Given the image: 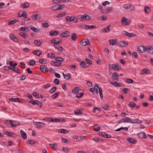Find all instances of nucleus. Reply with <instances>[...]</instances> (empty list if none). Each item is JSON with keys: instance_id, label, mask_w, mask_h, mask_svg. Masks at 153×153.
Instances as JSON below:
<instances>
[{"instance_id": "obj_23", "label": "nucleus", "mask_w": 153, "mask_h": 153, "mask_svg": "<svg viewBox=\"0 0 153 153\" xmlns=\"http://www.w3.org/2000/svg\"><path fill=\"white\" fill-rule=\"evenodd\" d=\"M111 28V25H109L103 29L102 30L103 32H108L110 30Z\"/></svg>"}, {"instance_id": "obj_4", "label": "nucleus", "mask_w": 153, "mask_h": 153, "mask_svg": "<svg viewBox=\"0 0 153 153\" xmlns=\"http://www.w3.org/2000/svg\"><path fill=\"white\" fill-rule=\"evenodd\" d=\"M137 51L139 53H143L146 51V48L143 46H140L137 47Z\"/></svg>"}, {"instance_id": "obj_35", "label": "nucleus", "mask_w": 153, "mask_h": 153, "mask_svg": "<svg viewBox=\"0 0 153 153\" xmlns=\"http://www.w3.org/2000/svg\"><path fill=\"white\" fill-rule=\"evenodd\" d=\"M124 123L127 122L129 123H131V122L132 120V119H131L129 117H126L124 118Z\"/></svg>"}, {"instance_id": "obj_30", "label": "nucleus", "mask_w": 153, "mask_h": 153, "mask_svg": "<svg viewBox=\"0 0 153 153\" xmlns=\"http://www.w3.org/2000/svg\"><path fill=\"white\" fill-rule=\"evenodd\" d=\"M10 70L16 72L18 74H20V73L19 69L17 67L11 68Z\"/></svg>"}, {"instance_id": "obj_44", "label": "nucleus", "mask_w": 153, "mask_h": 153, "mask_svg": "<svg viewBox=\"0 0 153 153\" xmlns=\"http://www.w3.org/2000/svg\"><path fill=\"white\" fill-rule=\"evenodd\" d=\"M98 89L100 95L101 97V99H102L103 98V95L102 89L101 88H100L99 87Z\"/></svg>"}, {"instance_id": "obj_22", "label": "nucleus", "mask_w": 153, "mask_h": 153, "mask_svg": "<svg viewBox=\"0 0 153 153\" xmlns=\"http://www.w3.org/2000/svg\"><path fill=\"white\" fill-rule=\"evenodd\" d=\"M20 133L22 138L24 139L27 138V136L26 133L22 130H20Z\"/></svg>"}, {"instance_id": "obj_15", "label": "nucleus", "mask_w": 153, "mask_h": 153, "mask_svg": "<svg viewBox=\"0 0 153 153\" xmlns=\"http://www.w3.org/2000/svg\"><path fill=\"white\" fill-rule=\"evenodd\" d=\"M32 19L33 20H36L37 19H40L41 18L40 15L39 14H36L33 15L31 16Z\"/></svg>"}, {"instance_id": "obj_55", "label": "nucleus", "mask_w": 153, "mask_h": 153, "mask_svg": "<svg viewBox=\"0 0 153 153\" xmlns=\"http://www.w3.org/2000/svg\"><path fill=\"white\" fill-rule=\"evenodd\" d=\"M84 20L86 19L89 20L90 19V17L87 15L84 14Z\"/></svg>"}, {"instance_id": "obj_14", "label": "nucleus", "mask_w": 153, "mask_h": 153, "mask_svg": "<svg viewBox=\"0 0 153 153\" xmlns=\"http://www.w3.org/2000/svg\"><path fill=\"white\" fill-rule=\"evenodd\" d=\"M40 70L42 72L46 73L48 71L47 68L45 67V65H41L40 66Z\"/></svg>"}, {"instance_id": "obj_27", "label": "nucleus", "mask_w": 153, "mask_h": 153, "mask_svg": "<svg viewBox=\"0 0 153 153\" xmlns=\"http://www.w3.org/2000/svg\"><path fill=\"white\" fill-rule=\"evenodd\" d=\"M117 40V39H116L115 40L113 39H109V42L110 43V45H112L113 46L115 45Z\"/></svg>"}, {"instance_id": "obj_49", "label": "nucleus", "mask_w": 153, "mask_h": 153, "mask_svg": "<svg viewBox=\"0 0 153 153\" xmlns=\"http://www.w3.org/2000/svg\"><path fill=\"white\" fill-rule=\"evenodd\" d=\"M144 11L146 13H148L150 12V8L148 7H145L144 8Z\"/></svg>"}, {"instance_id": "obj_45", "label": "nucleus", "mask_w": 153, "mask_h": 153, "mask_svg": "<svg viewBox=\"0 0 153 153\" xmlns=\"http://www.w3.org/2000/svg\"><path fill=\"white\" fill-rule=\"evenodd\" d=\"M55 55L53 53H48V57L51 58V59H52L53 58H54L55 59Z\"/></svg>"}, {"instance_id": "obj_24", "label": "nucleus", "mask_w": 153, "mask_h": 153, "mask_svg": "<svg viewBox=\"0 0 153 153\" xmlns=\"http://www.w3.org/2000/svg\"><path fill=\"white\" fill-rule=\"evenodd\" d=\"M33 53L38 56H39L42 54V52L40 50H36L33 51Z\"/></svg>"}, {"instance_id": "obj_50", "label": "nucleus", "mask_w": 153, "mask_h": 153, "mask_svg": "<svg viewBox=\"0 0 153 153\" xmlns=\"http://www.w3.org/2000/svg\"><path fill=\"white\" fill-rule=\"evenodd\" d=\"M59 94V92L55 93L53 95H52V97L53 99H55L58 97Z\"/></svg>"}, {"instance_id": "obj_47", "label": "nucleus", "mask_w": 153, "mask_h": 153, "mask_svg": "<svg viewBox=\"0 0 153 153\" xmlns=\"http://www.w3.org/2000/svg\"><path fill=\"white\" fill-rule=\"evenodd\" d=\"M82 110H76L74 111V113L76 114H82L83 113L82 111Z\"/></svg>"}, {"instance_id": "obj_28", "label": "nucleus", "mask_w": 153, "mask_h": 153, "mask_svg": "<svg viewBox=\"0 0 153 153\" xmlns=\"http://www.w3.org/2000/svg\"><path fill=\"white\" fill-rule=\"evenodd\" d=\"M63 75L64 78L66 79H69L71 78V75L69 73H68L66 74H65L64 73H63Z\"/></svg>"}, {"instance_id": "obj_42", "label": "nucleus", "mask_w": 153, "mask_h": 153, "mask_svg": "<svg viewBox=\"0 0 153 153\" xmlns=\"http://www.w3.org/2000/svg\"><path fill=\"white\" fill-rule=\"evenodd\" d=\"M77 38L76 34L74 33L72 35L71 38L73 41H75Z\"/></svg>"}, {"instance_id": "obj_2", "label": "nucleus", "mask_w": 153, "mask_h": 153, "mask_svg": "<svg viewBox=\"0 0 153 153\" xmlns=\"http://www.w3.org/2000/svg\"><path fill=\"white\" fill-rule=\"evenodd\" d=\"M81 45L83 46L90 45V42L88 39H82L81 42Z\"/></svg>"}, {"instance_id": "obj_57", "label": "nucleus", "mask_w": 153, "mask_h": 153, "mask_svg": "<svg viewBox=\"0 0 153 153\" xmlns=\"http://www.w3.org/2000/svg\"><path fill=\"white\" fill-rule=\"evenodd\" d=\"M55 59L57 61L62 62L63 60V59L60 57H55Z\"/></svg>"}, {"instance_id": "obj_54", "label": "nucleus", "mask_w": 153, "mask_h": 153, "mask_svg": "<svg viewBox=\"0 0 153 153\" xmlns=\"http://www.w3.org/2000/svg\"><path fill=\"white\" fill-rule=\"evenodd\" d=\"M71 21L74 22V23H76L77 22V18L74 16H72V19H71Z\"/></svg>"}, {"instance_id": "obj_29", "label": "nucleus", "mask_w": 153, "mask_h": 153, "mask_svg": "<svg viewBox=\"0 0 153 153\" xmlns=\"http://www.w3.org/2000/svg\"><path fill=\"white\" fill-rule=\"evenodd\" d=\"M49 145L51 148L53 149L54 150H56L57 148V146L56 143L50 144Z\"/></svg>"}, {"instance_id": "obj_48", "label": "nucleus", "mask_w": 153, "mask_h": 153, "mask_svg": "<svg viewBox=\"0 0 153 153\" xmlns=\"http://www.w3.org/2000/svg\"><path fill=\"white\" fill-rule=\"evenodd\" d=\"M30 27L31 30L37 33L39 31V30L38 29L33 26H30Z\"/></svg>"}, {"instance_id": "obj_51", "label": "nucleus", "mask_w": 153, "mask_h": 153, "mask_svg": "<svg viewBox=\"0 0 153 153\" xmlns=\"http://www.w3.org/2000/svg\"><path fill=\"white\" fill-rule=\"evenodd\" d=\"M13 124L12 125V127H15L19 125V122L15 121H13Z\"/></svg>"}, {"instance_id": "obj_40", "label": "nucleus", "mask_w": 153, "mask_h": 153, "mask_svg": "<svg viewBox=\"0 0 153 153\" xmlns=\"http://www.w3.org/2000/svg\"><path fill=\"white\" fill-rule=\"evenodd\" d=\"M85 26V28L86 29H92L95 28H96V27L95 26L93 25H86Z\"/></svg>"}, {"instance_id": "obj_37", "label": "nucleus", "mask_w": 153, "mask_h": 153, "mask_svg": "<svg viewBox=\"0 0 153 153\" xmlns=\"http://www.w3.org/2000/svg\"><path fill=\"white\" fill-rule=\"evenodd\" d=\"M96 87H97V88H99V86L97 84H95L94 86V88H90L89 89V91L92 92H94L95 90V88H96Z\"/></svg>"}, {"instance_id": "obj_61", "label": "nucleus", "mask_w": 153, "mask_h": 153, "mask_svg": "<svg viewBox=\"0 0 153 153\" xmlns=\"http://www.w3.org/2000/svg\"><path fill=\"white\" fill-rule=\"evenodd\" d=\"M102 108L104 110H106L109 108V106L107 105L104 104L102 105Z\"/></svg>"}, {"instance_id": "obj_6", "label": "nucleus", "mask_w": 153, "mask_h": 153, "mask_svg": "<svg viewBox=\"0 0 153 153\" xmlns=\"http://www.w3.org/2000/svg\"><path fill=\"white\" fill-rule=\"evenodd\" d=\"M62 41L61 39L56 38L53 39L51 40V42L54 44H60L61 43Z\"/></svg>"}, {"instance_id": "obj_43", "label": "nucleus", "mask_w": 153, "mask_h": 153, "mask_svg": "<svg viewBox=\"0 0 153 153\" xmlns=\"http://www.w3.org/2000/svg\"><path fill=\"white\" fill-rule=\"evenodd\" d=\"M71 19H72V16H66L65 19L68 22H70L71 21Z\"/></svg>"}, {"instance_id": "obj_64", "label": "nucleus", "mask_w": 153, "mask_h": 153, "mask_svg": "<svg viewBox=\"0 0 153 153\" xmlns=\"http://www.w3.org/2000/svg\"><path fill=\"white\" fill-rule=\"evenodd\" d=\"M112 10H113L112 7H108L106 9L107 12V13L110 12L112 11Z\"/></svg>"}, {"instance_id": "obj_56", "label": "nucleus", "mask_w": 153, "mask_h": 153, "mask_svg": "<svg viewBox=\"0 0 153 153\" xmlns=\"http://www.w3.org/2000/svg\"><path fill=\"white\" fill-rule=\"evenodd\" d=\"M85 60L86 62V64H87V65H88V64H90L91 65L92 64V62L91 61V60H90L88 59V58H86L85 59Z\"/></svg>"}, {"instance_id": "obj_38", "label": "nucleus", "mask_w": 153, "mask_h": 153, "mask_svg": "<svg viewBox=\"0 0 153 153\" xmlns=\"http://www.w3.org/2000/svg\"><path fill=\"white\" fill-rule=\"evenodd\" d=\"M6 134L8 136L12 137H15L16 136L15 134L13 133L9 132L8 131H6Z\"/></svg>"}, {"instance_id": "obj_52", "label": "nucleus", "mask_w": 153, "mask_h": 153, "mask_svg": "<svg viewBox=\"0 0 153 153\" xmlns=\"http://www.w3.org/2000/svg\"><path fill=\"white\" fill-rule=\"evenodd\" d=\"M19 35L25 38H27V36L26 35L25 33L22 32H20L19 33Z\"/></svg>"}, {"instance_id": "obj_60", "label": "nucleus", "mask_w": 153, "mask_h": 153, "mask_svg": "<svg viewBox=\"0 0 153 153\" xmlns=\"http://www.w3.org/2000/svg\"><path fill=\"white\" fill-rule=\"evenodd\" d=\"M53 83L56 85H58L59 83V79L56 78L54 79L53 81Z\"/></svg>"}, {"instance_id": "obj_8", "label": "nucleus", "mask_w": 153, "mask_h": 153, "mask_svg": "<svg viewBox=\"0 0 153 153\" xmlns=\"http://www.w3.org/2000/svg\"><path fill=\"white\" fill-rule=\"evenodd\" d=\"M18 15L19 17H26L27 16L26 13L25 11H21L19 12Z\"/></svg>"}, {"instance_id": "obj_3", "label": "nucleus", "mask_w": 153, "mask_h": 153, "mask_svg": "<svg viewBox=\"0 0 153 153\" xmlns=\"http://www.w3.org/2000/svg\"><path fill=\"white\" fill-rule=\"evenodd\" d=\"M28 103H31L33 105H37L39 106L40 108H41L42 107V105L41 104L40 102L38 100H32L29 101Z\"/></svg>"}, {"instance_id": "obj_16", "label": "nucleus", "mask_w": 153, "mask_h": 153, "mask_svg": "<svg viewBox=\"0 0 153 153\" xmlns=\"http://www.w3.org/2000/svg\"><path fill=\"white\" fill-rule=\"evenodd\" d=\"M138 137L140 138H145L146 137L145 133L144 132H140L137 134Z\"/></svg>"}, {"instance_id": "obj_62", "label": "nucleus", "mask_w": 153, "mask_h": 153, "mask_svg": "<svg viewBox=\"0 0 153 153\" xmlns=\"http://www.w3.org/2000/svg\"><path fill=\"white\" fill-rule=\"evenodd\" d=\"M83 93H79L77 94L76 97L78 98H80L83 96Z\"/></svg>"}, {"instance_id": "obj_41", "label": "nucleus", "mask_w": 153, "mask_h": 153, "mask_svg": "<svg viewBox=\"0 0 153 153\" xmlns=\"http://www.w3.org/2000/svg\"><path fill=\"white\" fill-rule=\"evenodd\" d=\"M56 86H54L49 90V92L51 93H53L56 91Z\"/></svg>"}, {"instance_id": "obj_12", "label": "nucleus", "mask_w": 153, "mask_h": 153, "mask_svg": "<svg viewBox=\"0 0 153 153\" xmlns=\"http://www.w3.org/2000/svg\"><path fill=\"white\" fill-rule=\"evenodd\" d=\"M59 31H51L49 32V35L51 36H56L59 33Z\"/></svg>"}, {"instance_id": "obj_36", "label": "nucleus", "mask_w": 153, "mask_h": 153, "mask_svg": "<svg viewBox=\"0 0 153 153\" xmlns=\"http://www.w3.org/2000/svg\"><path fill=\"white\" fill-rule=\"evenodd\" d=\"M34 43L36 45L38 46H40L42 42L40 40H35L34 41Z\"/></svg>"}, {"instance_id": "obj_34", "label": "nucleus", "mask_w": 153, "mask_h": 153, "mask_svg": "<svg viewBox=\"0 0 153 153\" xmlns=\"http://www.w3.org/2000/svg\"><path fill=\"white\" fill-rule=\"evenodd\" d=\"M62 150L66 153H69L70 152V149L67 147H63Z\"/></svg>"}, {"instance_id": "obj_19", "label": "nucleus", "mask_w": 153, "mask_h": 153, "mask_svg": "<svg viewBox=\"0 0 153 153\" xmlns=\"http://www.w3.org/2000/svg\"><path fill=\"white\" fill-rule=\"evenodd\" d=\"M80 66L84 68H85L88 67L89 66V65H87V64L85 63V62L83 61H81L79 64Z\"/></svg>"}, {"instance_id": "obj_59", "label": "nucleus", "mask_w": 153, "mask_h": 153, "mask_svg": "<svg viewBox=\"0 0 153 153\" xmlns=\"http://www.w3.org/2000/svg\"><path fill=\"white\" fill-rule=\"evenodd\" d=\"M111 84L113 85L116 87H120L121 86V85H120L116 81L113 82L111 83Z\"/></svg>"}, {"instance_id": "obj_31", "label": "nucleus", "mask_w": 153, "mask_h": 153, "mask_svg": "<svg viewBox=\"0 0 153 153\" xmlns=\"http://www.w3.org/2000/svg\"><path fill=\"white\" fill-rule=\"evenodd\" d=\"M58 131L59 133H62L64 134L68 133L69 132L68 130L64 129H59L58 130Z\"/></svg>"}, {"instance_id": "obj_32", "label": "nucleus", "mask_w": 153, "mask_h": 153, "mask_svg": "<svg viewBox=\"0 0 153 153\" xmlns=\"http://www.w3.org/2000/svg\"><path fill=\"white\" fill-rule=\"evenodd\" d=\"M79 88L78 87H76L72 91V92L74 93L77 94L79 91Z\"/></svg>"}, {"instance_id": "obj_5", "label": "nucleus", "mask_w": 153, "mask_h": 153, "mask_svg": "<svg viewBox=\"0 0 153 153\" xmlns=\"http://www.w3.org/2000/svg\"><path fill=\"white\" fill-rule=\"evenodd\" d=\"M117 45L119 46L123 47L127 46L128 43L127 42L122 41L119 42Z\"/></svg>"}, {"instance_id": "obj_18", "label": "nucleus", "mask_w": 153, "mask_h": 153, "mask_svg": "<svg viewBox=\"0 0 153 153\" xmlns=\"http://www.w3.org/2000/svg\"><path fill=\"white\" fill-rule=\"evenodd\" d=\"M146 51L150 54H153V46L146 48Z\"/></svg>"}, {"instance_id": "obj_1", "label": "nucleus", "mask_w": 153, "mask_h": 153, "mask_svg": "<svg viewBox=\"0 0 153 153\" xmlns=\"http://www.w3.org/2000/svg\"><path fill=\"white\" fill-rule=\"evenodd\" d=\"M131 22L130 19H126L125 17H123L122 19L121 24L124 25H129Z\"/></svg>"}, {"instance_id": "obj_21", "label": "nucleus", "mask_w": 153, "mask_h": 153, "mask_svg": "<svg viewBox=\"0 0 153 153\" xmlns=\"http://www.w3.org/2000/svg\"><path fill=\"white\" fill-rule=\"evenodd\" d=\"M149 71L147 68H145L141 70L140 71V73L141 74H148L149 73Z\"/></svg>"}, {"instance_id": "obj_20", "label": "nucleus", "mask_w": 153, "mask_h": 153, "mask_svg": "<svg viewBox=\"0 0 153 153\" xmlns=\"http://www.w3.org/2000/svg\"><path fill=\"white\" fill-rule=\"evenodd\" d=\"M131 121H132L131 123L141 124L142 123V121L139 120L138 119L132 120Z\"/></svg>"}, {"instance_id": "obj_17", "label": "nucleus", "mask_w": 153, "mask_h": 153, "mask_svg": "<svg viewBox=\"0 0 153 153\" xmlns=\"http://www.w3.org/2000/svg\"><path fill=\"white\" fill-rule=\"evenodd\" d=\"M51 64L56 67H58L61 65L62 63L57 61H51Z\"/></svg>"}, {"instance_id": "obj_33", "label": "nucleus", "mask_w": 153, "mask_h": 153, "mask_svg": "<svg viewBox=\"0 0 153 153\" xmlns=\"http://www.w3.org/2000/svg\"><path fill=\"white\" fill-rule=\"evenodd\" d=\"M29 3L27 2L21 4V6H22L24 8H28L29 7Z\"/></svg>"}, {"instance_id": "obj_10", "label": "nucleus", "mask_w": 153, "mask_h": 153, "mask_svg": "<svg viewBox=\"0 0 153 153\" xmlns=\"http://www.w3.org/2000/svg\"><path fill=\"white\" fill-rule=\"evenodd\" d=\"M119 77V75L118 74H117V73L114 72L112 74V78L114 80L117 81L118 80Z\"/></svg>"}, {"instance_id": "obj_46", "label": "nucleus", "mask_w": 153, "mask_h": 153, "mask_svg": "<svg viewBox=\"0 0 153 153\" xmlns=\"http://www.w3.org/2000/svg\"><path fill=\"white\" fill-rule=\"evenodd\" d=\"M77 18L78 19L83 21L84 20V16H82L81 15H78L77 16Z\"/></svg>"}, {"instance_id": "obj_26", "label": "nucleus", "mask_w": 153, "mask_h": 153, "mask_svg": "<svg viewBox=\"0 0 153 153\" xmlns=\"http://www.w3.org/2000/svg\"><path fill=\"white\" fill-rule=\"evenodd\" d=\"M68 31L63 32L60 34V37L61 38L66 37L68 36Z\"/></svg>"}, {"instance_id": "obj_9", "label": "nucleus", "mask_w": 153, "mask_h": 153, "mask_svg": "<svg viewBox=\"0 0 153 153\" xmlns=\"http://www.w3.org/2000/svg\"><path fill=\"white\" fill-rule=\"evenodd\" d=\"M123 32L124 33V34L126 36H128L129 37H134L136 36L135 34H134L132 33H129L128 32L125 31H123Z\"/></svg>"}, {"instance_id": "obj_53", "label": "nucleus", "mask_w": 153, "mask_h": 153, "mask_svg": "<svg viewBox=\"0 0 153 153\" xmlns=\"http://www.w3.org/2000/svg\"><path fill=\"white\" fill-rule=\"evenodd\" d=\"M128 105L130 107H134L136 106V104L133 102H130Z\"/></svg>"}, {"instance_id": "obj_25", "label": "nucleus", "mask_w": 153, "mask_h": 153, "mask_svg": "<svg viewBox=\"0 0 153 153\" xmlns=\"http://www.w3.org/2000/svg\"><path fill=\"white\" fill-rule=\"evenodd\" d=\"M52 9L53 10H61V8H60L59 7V4H57L52 7Z\"/></svg>"}, {"instance_id": "obj_13", "label": "nucleus", "mask_w": 153, "mask_h": 153, "mask_svg": "<svg viewBox=\"0 0 153 153\" xmlns=\"http://www.w3.org/2000/svg\"><path fill=\"white\" fill-rule=\"evenodd\" d=\"M127 140L129 142L132 144H135L137 142L136 139L132 138H128Z\"/></svg>"}, {"instance_id": "obj_7", "label": "nucleus", "mask_w": 153, "mask_h": 153, "mask_svg": "<svg viewBox=\"0 0 153 153\" xmlns=\"http://www.w3.org/2000/svg\"><path fill=\"white\" fill-rule=\"evenodd\" d=\"M111 66L113 69L115 71H118L121 69V66L118 64H113Z\"/></svg>"}, {"instance_id": "obj_39", "label": "nucleus", "mask_w": 153, "mask_h": 153, "mask_svg": "<svg viewBox=\"0 0 153 153\" xmlns=\"http://www.w3.org/2000/svg\"><path fill=\"white\" fill-rule=\"evenodd\" d=\"M102 137L104 138H110L111 137L110 135L106 134L104 132H103Z\"/></svg>"}, {"instance_id": "obj_63", "label": "nucleus", "mask_w": 153, "mask_h": 153, "mask_svg": "<svg viewBox=\"0 0 153 153\" xmlns=\"http://www.w3.org/2000/svg\"><path fill=\"white\" fill-rule=\"evenodd\" d=\"M128 89L127 88H124L123 90L122 91V92L123 94H126L127 93L128 91Z\"/></svg>"}, {"instance_id": "obj_58", "label": "nucleus", "mask_w": 153, "mask_h": 153, "mask_svg": "<svg viewBox=\"0 0 153 153\" xmlns=\"http://www.w3.org/2000/svg\"><path fill=\"white\" fill-rule=\"evenodd\" d=\"M27 142L31 145H33L36 143V142L32 140H28Z\"/></svg>"}, {"instance_id": "obj_11", "label": "nucleus", "mask_w": 153, "mask_h": 153, "mask_svg": "<svg viewBox=\"0 0 153 153\" xmlns=\"http://www.w3.org/2000/svg\"><path fill=\"white\" fill-rule=\"evenodd\" d=\"M9 37L10 39L14 42H17L18 41V39L16 37V36L14 34H10L9 36Z\"/></svg>"}]
</instances>
